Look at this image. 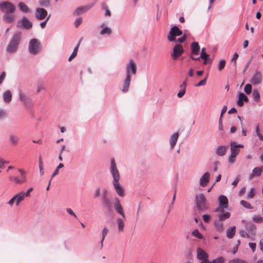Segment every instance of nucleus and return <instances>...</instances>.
<instances>
[{"label": "nucleus", "mask_w": 263, "mask_h": 263, "mask_svg": "<svg viewBox=\"0 0 263 263\" xmlns=\"http://www.w3.org/2000/svg\"><path fill=\"white\" fill-rule=\"evenodd\" d=\"M224 258L222 257H219L214 259V263H223Z\"/></svg>", "instance_id": "obj_61"}, {"label": "nucleus", "mask_w": 263, "mask_h": 263, "mask_svg": "<svg viewBox=\"0 0 263 263\" xmlns=\"http://www.w3.org/2000/svg\"><path fill=\"white\" fill-rule=\"evenodd\" d=\"M179 137V133L178 132H176L171 136L169 139L170 149L172 150L174 148L178 141Z\"/></svg>", "instance_id": "obj_14"}, {"label": "nucleus", "mask_w": 263, "mask_h": 263, "mask_svg": "<svg viewBox=\"0 0 263 263\" xmlns=\"http://www.w3.org/2000/svg\"><path fill=\"white\" fill-rule=\"evenodd\" d=\"M239 150L231 148V154L229 157L228 161L230 163L233 164L235 161V157L239 153Z\"/></svg>", "instance_id": "obj_25"}, {"label": "nucleus", "mask_w": 263, "mask_h": 263, "mask_svg": "<svg viewBox=\"0 0 263 263\" xmlns=\"http://www.w3.org/2000/svg\"><path fill=\"white\" fill-rule=\"evenodd\" d=\"M253 220L256 223L263 222V217L260 215H256L253 217Z\"/></svg>", "instance_id": "obj_40"}, {"label": "nucleus", "mask_w": 263, "mask_h": 263, "mask_svg": "<svg viewBox=\"0 0 263 263\" xmlns=\"http://www.w3.org/2000/svg\"><path fill=\"white\" fill-rule=\"evenodd\" d=\"M49 1L48 0H41L40 1V5L45 7H48L49 5Z\"/></svg>", "instance_id": "obj_55"}, {"label": "nucleus", "mask_w": 263, "mask_h": 263, "mask_svg": "<svg viewBox=\"0 0 263 263\" xmlns=\"http://www.w3.org/2000/svg\"><path fill=\"white\" fill-rule=\"evenodd\" d=\"M230 217V213L229 212H226L225 213L220 214L218 216V219L222 221L223 220H225L229 218Z\"/></svg>", "instance_id": "obj_38"}, {"label": "nucleus", "mask_w": 263, "mask_h": 263, "mask_svg": "<svg viewBox=\"0 0 263 263\" xmlns=\"http://www.w3.org/2000/svg\"><path fill=\"white\" fill-rule=\"evenodd\" d=\"M248 99L247 96L244 94L243 93H240L239 94L238 100L237 101V104L239 106H242L243 105V102L248 101Z\"/></svg>", "instance_id": "obj_32"}, {"label": "nucleus", "mask_w": 263, "mask_h": 263, "mask_svg": "<svg viewBox=\"0 0 263 263\" xmlns=\"http://www.w3.org/2000/svg\"><path fill=\"white\" fill-rule=\"evenodd\" d=\"M115 201L114 208L116 212L121 216V217H118L116 219L118 231L119 232H122L124 231L125 221V214L119 198L116 197L115 198Z\"/></svg>", "instance_id": "obj_1"}, {"label": "nucleus", "mask_w": 263, "mask_h": 263, "mask_svg": "<svg viewBox=\"0 0 263 263\" xmlns=\"http://www.w3.org/2000/svg\"><path fill=\"white\" fill-rule=\"evenodd\" d=\"M137 68L136 63L133 60H130L126 66V76L132 77V75H135L137 72Z\"/></svg>", "instance_id": "obj_7"}, {"label": "nucleus", "mask_w": 263, "mask_h": 263, "mask_svg": "<svg viewBox=\"0 0 263 263\" xmlns=\"http://www.w3.org/2000/svg\"><path fill=\"white\" fill-rule=\"evenodd\" d=\"M197 257L201 260V263H203L208 259V254L202 249L199 248L197 250Z\"/></svg>", "instance_id": "obj_15"}, {"label": "nucleus", "mask_w": 263, "mask_h": 263, "mask_svg": "<svg viewBox=\"0 0 263 263\" xmlns=\"http://www.w3.org/2000/svg\"><path fill=\"white\" fill-rule=\"evenodd\" d=\"M209 55L204 52V48H203L201 50L200 56L198 58H195L193 55L191 56V58L194 60H199L200 58L204 60V64H206L210 59L209 58Z\"/></svg>", "instance_id": "obj_21"}, {"label": "nucleus", "mask_w": 263, "mask_h": 263, "mask_svg": "<svg viewBox=\"0 0 263 263\" xmlns=\"http://www.w3.org/2000/svg\"><path fill=\"white\" fill-rule=\"evenodd\" d=\"M219 205L224 206V207H228V198L223 195H221L218 198Z\"/></svg>", "instance_id": "obj_27"}, {"label": "nucleus", "mask_w": 263, "mask_h": 263, "mask_svg": "<svg viewBox=\"0 0 263 263\" xmlns=\"http://www.w3.org/2000/svg\"><path fill=\"white\" fill-rule=\"evenodd\" d=\"M112 184L118 195L120 197H124L125 195L124 190L119 181L112 182Z\"/></svg>", "instance_id": "obj_13"}, {"label": "nucleus", "mask_w": 263, "mask_h": 263, "mask_svg": "<svg viewBox=\"0 0 263 263\" xmlns=\"http://www.w3.org/2000/svg\"><path fill=\"white\" fill-rule=\"evenodd\" d=\"M18 7L19 9L23 12V13H28L30 12V9L28 7V6L23 2H20L18 4Z\"/></svg>", "instance_id": "obj_35"}, {"label": "nucleus", "mask_w": 263, "mask_h": 263, "mask_svg": "<svg viewBox=\"0 0 263 263\" xmlns=\"http://www.w3.org/2000/svg\"><path fill=\"white\" fill-rule=\"evenodd\" d=\"M109 172L112 178V183L120 181L121 178L120 174L114 158H111L110 159Z\"/></svg>", "instance_id": "obj_5"}, {"label": "nucleus", "mask_w": 263, "mask_h": 263, "mask_svg": "<svg viewBox=\"0 0 263 263\" xmlns=\"http://www.w3.org/2000/svg\"><path fill=\"white\" fill-rule=\"evenodd\" d=\"M210 180V174L209 172H205L200 177L199 179V184L202 187H205Z\"/></svg>", "instance_id": "obj_17"}, {"label": "nucleus", "mask_w": 263, "mask_h": 263, "mask_svg": "<svg viewBox=\"0 0 263 263\" xmlns=\"http://www.w3.org/2000/svg\"><path fill=\"white\" fill-rule=\"evenodd\" d=\"M14 12L6 13L3 16V21L7 23H11L14 20Z\"/></svg>", "instance_id": "obj_26"}, {"label": "nucleus", "mask_w": 263, "mask_h": 263, "mask_svg": "<svg viewBox=\"0 0 263 263\" xmlns=\"http://www.w3.org/2000/svg\"><path fill=\"white\" fill-rule=\"evenodd\" d=\"M14 203H16V198L15 195L9 200L7 203L12 206Z\"/></svg>", "instance_id": "obj_58"}, {"label": "nucleus", "mask_w": 263, "mask_h": 263, "mask_svg": "<svg viewBox=\"0 0 263 263\" xmlns=\"http://www.w3.org/2000/svg\"><path fill=\"white\" fill-rule=\"evenodd\" d=\"M0 10L5 13L14 12L15 6L9 2H3L0 3Z\"/></svg>", "instance_id": "obj_9"}, {"label": "nucleus", "mask_w": 263, "mask_h": 263, "mask_svg": "<svg viewBox=\"0 0 263 263\" xmlns=\"http://www.w3.org/2000/svg\"><path fill=\"white\" fill-rule=\"evenodd\" d=\"M63 167H64V164L62 163H60L58 165V166L57 167L55 170H54V172L53 173V174L52 175V178L59 173V169H60Z\"/></svg>", "instance_id": "obj_49"}, {"label": "nucleus", "mask_w": 263, "mask_h": 263, "mask_svg": "<svg viewBox=\"0 0 263 263\" xmlns=\"http://www.w3.org/2000/svg\"><path fill=\"white\" fill-rule=\"evenodd\" d=\"M228 207H224V206L219 205L215 210V212L220 213V214L225 213V209H227Z\"/></svg>", "instance_id": "obj_48"}, {"label": "nucleus", "mask_w": 263, "mask_h": 263, "mask_svg": "<svg viewBox=\"0 0 263 263\" xmlns=\"http://www.w3.org/2000/svg\"><path fill=\"white\" fill-rule=\"evenodd\" d=\"M82 23V18L81 17H78L76 18L74 22V26L76 28L78 27V26Z\"/></svg>", "instance_id": "obj_56"}, {"label": "nucleus", "mask_w": 263, "mask_h": 263, "mask_svg": "<svg viewBox=\"0 0 263 263\" xmlns=\"http://www.w3.org/2000/svg\"><path fill=\"white\" fill-rule=\"evenodd\" d=\"M29 52L32 54H36L41 50V45L36 39H32L29 42Z\"/></svg>", "instance_id": "obj_6"}, {"label": "nucleus", "mask_w": 263, "mask_h": 263, "mask_svg": "<svg viewBox=\"0 0 263 263\" xmlns=\"http://www.w3.org/2000/svg\"><path fill=\"white\" fill-rule=\"evenodd\" d=\"M192 235L200 239L203 238V235L199 232L198 229H195L192 232Z\"/></svg>", "instance_id": "obj_41"}, {"label": "nucleus", "mask_w": 263, "mask_h": 263, "mask_svg": "<svg viewBox=\"0 0 263 263\" xmlns=\"http://www.w3.org/2000/svg\"><path fill=\"white\" fill-rule=\"evenodd\" d=\"M47 15V11L44 8H37L35 11L36 18L39 20H42Z\"/></svg>", "instance_id": "obj_20"}, {"label": "nucleus", "mask_w": 263, "mask_h": 263, "mask_svg": "<svg viewBox=\"0 0 263 263\" xmlns=\"http://www.w3.org/2000/svg\"><path fill=\"white\" fill-rule=\"evenodd\" d=\"M9 179L10 180L13 181L15 183L18 184L25 183L27 180V175H22L20 177L10 176Z\"/></svg>", "instance_id": "obj_19"}, {"label": "nucleus", "mask_w": 263, "mask_h": 263, "mask_svg": "<svg viewBox=\"0 0 263 263\" xmlns=\"http://www.w3.org/2000/svg\"><path fill=\"white\" fill-rule=\"evenodd\" d=\"M16 198V206H18L27 197L24 194V192H21L15 195Z\"/></svg>", "instance_id": "obj_29"}, {"label": "nucleus", "mask_w": 263, "mask_h": 263, "mask_svg": "<svg viewBox=\"0 0 263 263\" xmlns=\"http://www.w3.org/2000/svg\"><path fill=\"white\" fill-rule=\"evenodd\" d=\"M249 246L251 249L252 252H254L256 249V244L254 242H250L249 243Z\"/></svg>", "instance_id": "obj_63"}, {"label": "nucleus", "mask_w": 263, "mask_h": 263, "mask_svg": "<svg viewBox=\"0 0 263 263\" xmlns=\"http://www.w3.org/2000/svg\"><path fill=\"white\" fill-rule=\"evenodd\" d=\"M184 50L182 46L180 44H176L173 49V53L172 54V59L175 60L181 56Z\"/></svg>", "instance_id": "obj_12"}, {"label": "nucleus", "mask_w": 263, "mask_h": 263, "mask_svg": "<svg viewBox=\"0 0 263 263\" xmlns=\"http://www.w3.org/2000/svg\"><path fill=\"white\" fill-rule=\"evenodd\" d=\"M79 47V44H78L77 46L74 48L73 52L68 58V61H70L72 59L77 56Z\"/></svg>", "instance_id": "obj_39"}, {"label": "nucleus", "mask_w": 263, "mask_h": 263, "mask_svg": "<svg viewBox=\"0 0 263 263\" xmlns=\"http://www.w3.org/2000/svg\"><path fill=\"white\" fill-rule=\"evenodd\" d=\"M256 134L260 141H263V136L261 135L258 125L256 126Z\"/></svg>", "instance_id": "obj_45"}, {"label": "nucleus", "mask_w": 263, "mask_h": 263, "mask_svg": "<svg viewBox=\"0 0 263 263\" xmlns=\"http://www.w3.org/2000/svg\"><path fill=\"white\" fill-rule=\"evenodd\" d=\"M182 34V31L176 26L172 27L167 35V40L170 42H174L176 41V37L177 36L181 35Z\"/></svg>", "instance_id": "obj_8"}, {"label": "nucleus", "mask_w": 263, "mask_h": 263, "mask_svg": "<svg viewBox=\"0 0 263 263\" xmlns=\"http://www.w3.org/2000/svg\"><path fill=\"white\" fill-rule=\"evenodd\" d=\"M103 9L105 11L104 15L106 16H110V15H111V13H110V10H109L108 8V7L106 5H104L103 6Z\"/></svg>", "instance_id": "obj_52"}, {"label": "nucleus", "mask_w": 263, "mask_h": 263, "mask_svg": "<svg viewBox=\"0 0 263 263\" xmlns=\"http://www.w3.org/2000/svg\"><path fill=\"white\" fill-rule=\"evenodd\" d=\"M16 27L18 28H23L26 30H29L32 28V24L28 18L23 16L22 19L17 22Z\"/></svg>", "instance_id": "obj_11"}, {"label": "nucleus", "mask_w": 263, "mask_h": 263, "mask_svg": "<svg viewBox=\"0 0 263 263\" xmlns=\"http://www.w3.org/2000/svg\"><path fill=\"white\" fill-rule=\"evenodd\" d=\"M100 27L101 30L100 31V34L101 35H110L112 33L111 29L106 26V25L103 23L100 25Z\"/></svg>", "instance_id": "obj_22"}, {"label": "nucleus", "mask_w": 263, "mask_h": 263, "mask_svg": "<svg viewBox=\"0 0 263 263\" xmlns=\"http://www.w3.org/2000/svg\"><path fill=\"white\" fill-rule=\"evenodd\" d=\"M7 117V112L4 109L0 108V120H2L6 118Z\"/></svg>", "instance_id": "obj_51"}, {"label": "nucleus", "mask_w": 263, "mask_h": 263, "mask_svg": "<svg viewBox=\"0 0 263 263\" xmlns=\"http://www.w3.org/2000/svg\"><path fill=\"white\" fill-rule=\"evenodd\" d=\"M19 99L26 106L31 104V99L21 91H19Z\"/></svg>", "instance_id": "obj_23"}, {"label": "nucleus", "mask_w": 263, "mask_h": 263, "mask_svg": "<svg viewBox=\"0 0 263 263\" xmlns=\"http://www.w3.org/2000/svg\"><path fill=\"white\" fill-rule=\"evenodd\" d=\"M229 263H247V262L246 261L241 260V259H234L230 261Z\"/></svg>", "instance_id": "obj_60"}, {"label": "nucleus", "mask_w": 263, "mask_h": 263, "mask_svg": "<svg viewBox=\"0 0 263 263\" xmlns=\"http://www.w3.org/2000/svg\"><path fill=\"white\" fill-rule=\"evenodd\" d=\"M226 61L224 60H220L217 65L218 69L220 71L223 69L225 66Z\"/></svg>", "instance_id": "obj_42"}, {"label": "nucleus", "mask_w": 263, "mask_h": 263, "mask_svg": "<svg viewBox=\"0 0 263 263\" xmlns=\"http://www.w3.org/2000/svg\"><path fill=\"white\" fill-rule=\"evenodd\" d=\"M252 89V87L251 84H247V85H246L244 88L245 92L248 95H249L251 93Z\"/></svg>", "instance_id": "obj_44"}, {"label": "nucleus", "mask_w": 263, "mask_h": 263, "mask_svg": "<svg viewBox=\"0 0 263 263\" xmlns=\"http://www.w3.org/2000/svg\"><path fill=\"white\" fill-rule=\"evenodd\" d=\"M195 203L199 211H206L210 209V203L207 200L205 195L202 193L196 195Z\"/></svg>", "instance_id": "obj_2"}, {"label": "nucleus", "mask_w": 263, "mask_h": 263, "mask_svg": "<svg viewBox=\"0 0 263 263\" xmlns=\"http://www.w3.org/2000/svg\"><path fill=\"white\" fill-rule=\"evenodd\" d=\"M227 147L226 146L220 145L218 146L216 151V154L219 156H223L227 152Z\"/></svg>", "instance_id": "obj_30"}, {"label": "nucleus", "mask_w": 263, "mask_h": 263, "mask_svg": "<svg viewBox=\"0 0 263 263\" xmlns=\"http://www.w3.org/2000/svg\"><path fill=\"white\" fill-rule=\"evenodd\" d=\"M131 80L132 77L126 76L122 84L121 91L123 93H126L128 91Z\"/></svg>", "instance_id": "obj_18"}, {"label": "nucleus", "mask_w": 263, "mask_h": 263, "mask_svg": "<svg viewBox=\"0 0 263 263\" xmlns=\"http://www.w3.org/2000/svg\"><path fill=\"white\" fill-rule=\"evenodd\" d=\"M100 196V188L98 187L96 189L94 193V197L98 198Z\"/></svg>", "instance_id": "obj_64"}, {"label": "nucleus", "mask_w": 263, "mask_h": 263, "mask_svg": "<svg viewBox=\"0 0 263 263\" xmlns=\"http://www.w3.org/2000/svg\"><path fill=\"white\" fill-rule=\"evenodd\" d=\"M238 57V54L237 53H235L233 54V58L231 59V62L234 61V66L235 68H236V60L237 59Z\"/></svg>", "instance_id": "obj_59"}, {"label": "nucleus", "mask_w": 263, "mask_h": 263, "mask_svg": "<svg viewBox=\"0 0 263 263\" xmlns=\"http://www.w3.org/2000/svg\"><path fill=\"white\" fill-rule=\"evenodd\" d=\"M242 222L245 223V227L247 232L243 230L239 231L240 235L242 237H247L248 238L254 240V236L256 233V227L251 223H246L245 220H242Z\"/></svg>", "instance_id": "obj_4"}, {"label": "nucleus", "mask_w": 263, "mask_h": 263, "mask_svg": "<svg viewBox=\"0 0 263 263\" xmlns=\"http://www.w3.org/2000/svg\"><path fill=\"white\" fill-rule=\"evenodd\" d=\"M9 140L12 144H17L19 141V137L14 134H11L9 136Z\"/></svg>", "instance_id": "obj_37"}, {"label": "nucleus", "mask_w": 263, "mask_h": 263, "mask_svg": "<svg viewBox=\"0 0 263 263\" xmlns=\"http://www.w3.org/2000/svg\"><path fill=\"white\" fill-rule=\"evenodd\" d=\"M206 83V77L203 80L200 81L198 83L195 84V86L196 87H199L201 86L205 85Z\"/></svg>", "instance_id": "obj_57"}, {"label": "nucleus", "mask_w": 263, "mask_h": 263, "mask_svg": "<svg viewBox=\"0 0 263 263\" xmlns=\"http://www.w3.org/2000/svg\"><path fill=\"white\" fill-rule=\"evenodd\" d=\"M107 190H104L102 194V200L104 205L107 209L111 206V202L110 199L107 196Z\"/></svg>", "instance_id": "obj_16"}, {"label": "nucleus", "mask_w": 263, "mask_h": 263, "mask_svg": "<svg viewBox=\"0 0 263 263\" xmlns=\"http://www.w3.org/2000/svg\"><path fill=\"white\" fill-rule=\"evenodd\" d=\"M255 191L253 188H252L247 194V197L249 199H252L255 195Z\"/></svg>", "instance_id": "obj_53"}, {"label": "nucleus", "mask_w": 263, "mask_h": 263, "mask_svg": "<svg viewBox=\"0 0 263 263\" xmlns=\"http://www.w3.org/2000/svg\"><path fill=\"white\" fill-rule=\"evenodd\" d=\"M39 169L41 175H43L44 174L43 165L42 159L41 156L39 157Z\"/></svg>", "instance_id": "obj_47"}, {"label": "nucleus", "mask_w": 263, "mask_h": 263, "mask_svg": "<svg viewBox=\"0 0 263 263\" xmlns=\"http://www.w3.org/2000/svg\"><path fill=\"white\" fill-rule=\"evenodd\" d=\"M262 172L261 168L260 167H255L252 172V173L249 176V179L251 180L253 176H259Z\"/></svg>", "instance_id": "obj_31"}, {"label": "nucleus", "mask_w": 263, "mask_h": 263, "mask_svg": "<svg viewBox=\"0 0 263 263\" xmlns=\"http://www.w3.org/2000/svg\"><path fill=\"white\" fill-rule=\"evenodd\" d=\"M21 39V34L20 32H16L14 34L7 45L6 48V51L7 53L12 54L17 51Z\"/></svg>", "instance_id": "obj_3"}, {"label": "nucleus", "mask_w": 263, "mask_h": 263, "mask_svg": "<svg viewBox=\"0 0 263 263\" xmlns=\"http://www.w3.org/2000/svg\"><path fill=\"white\" fill-rule=\"evenodd\" d=\"M12 96V92L10 90L5 91L2 96L3 101L7 104L9 103L11 101Z\"/></svg>", "instance_id": "obj_24"}, {"label": "nucleus", "mask_w": 263, "mask_h": 263, "mask_svg": "<svg viewBox=\"0 0 263 263\" xmlns=\"http://www.w3.org/2000/svg\"><path fill=\"white\" fill-rule=\"evenodd\" d=\"M240 204L245 208L247 209H253L252 206L251 205L250 203L245 200H241Z\"/></svg>", "instance_id": "obj_43"}, {"label": "nucleus", "mask_w": 263, "mask_h": 263, "mask_svg": "<svg viewBox=\"0 0 263 263\" xmlns=\"http://www.w3.org/2000/svg\"><path fill=\"white\" fill-rule=\"evenodd\" d=\"M263 80L262 74L260 71H256L250 79V82L253 85H258L262 83Z\"/></svg>", "instance_id": "obj_10"}, {"label": "nucleus", "mask_w": 263, "mask_h": 263, "mask_svg": "<svg viewBox=\"0 0 263 263\" xmlns=\"http://www.w3.org/2000/svg\"><path fill=\"white\" fill-rule=\"evenodd\" d=\"M202 218L204 222L208 223L211 219V216L209 215L204 214L202 216Z\"/></svg>", "instance_id": "obj_54"}, {"label": "nucleus", "mask_w": 263, "mask_h": 263, "mask_svg": "<svg viewBox=\"0 0 263 263\" xmlns=\"http://www.w3.org/2000/svg\"><path fill=\"white\" fill-rule=\"evenodd\" d=\"M108 230L106 227L104 228L102 230V239L101 241V247H102V246H103V242L104 240V238H105L106 235H107V234L108 233Z\"/></svg>", "instance_id": "obj_46"}, {"label": "nucleus", "mask_w": 263, "mask_h": 263, "mask_svg": "<svg viewBox=\"0 0 263 263\" xmlns=\"http://www.w3.org/2000/svg\"><path fill=\"white\" fill-rule=\"evenodd\" d=\"M236 232V227L235 226H232L230 228L228 229L226 231V234L228 238L231 239L232 238L235 234Z\"/></svg>", "instance_id": "obj_33"}, {"label": "nucleus", "mask_w": 263, "mask_h": 263, "mask_svg": "<svg viewBox=\"0 0 263 263\" xmlns=\"http://www.w3.org/2000/svg\"><path fill=\"white\" fill-rule=\"evenodd\" d=\"M92 7V5H87L83 7H80L77 9L76 13L79 15L84 12H86L90 10Z\"/></svg>", "instance_id": "obj_36"}, {"label": "nucleus", "mask_w": 263, "mask_h": 263, "mask_svg": "<svg viewBox=\"0 0 263 263\" xmlns=\"http://www.w3.org/2000/svg\"><path fill=\"white\" fill-rule=\"evenodd\" d=\"M191 49L192 53L195 55H198L199 53L200 47L197 42H193L191 44Z\"/></svg>", "instance_id": "obj_34"}, {"label": "nucleus", "mask_w": 263, "mask_h": 263, "mask_svg": "<svg viewBox=\"0 0 263 263\" xmlns=\"http://www.w3.org/2000/svg\"><path fill=\"white\" fill-rule=\"evenodd\" d=\"M239 180H240V176H238L235 178V179H234V180L233 181V182L232 183V184L234 186V187H235L237 185Z\"/></svg>", "instance_id": "obj_62"}, {"label": "nucleus", "mask_w": 263, "mask_h": 263, "mask_svg": "<svg viewBox=\"0 0 263 263\" xmlns=\"http://www.w3.org/2000/svg\"><path fill=\"white\" fill-rule=\"evenodd\" d=\"M214 226L216 230L219 232H222L224 230L223 224L222 221L217 219L214 221Z\"/></svg>", "instance_id": "obj_28"}, {"label": "nucleus", "mask_w": 263, "mask_h": 263, "mask_svg": "<svg viewBox=\"0 0 263 263\" xmlns=\"http://www.w3.org/2000/svg\"><path fill=\"white\" fill-rule=\"evenodd\" d=\"M252 96L253 99L255 100H259L260 99V94L256 89L253 90Z\"/></svg>", "instance_id": "obj_50"}]
</instances>
